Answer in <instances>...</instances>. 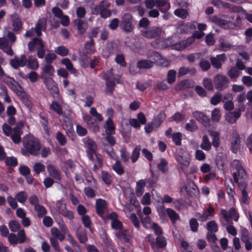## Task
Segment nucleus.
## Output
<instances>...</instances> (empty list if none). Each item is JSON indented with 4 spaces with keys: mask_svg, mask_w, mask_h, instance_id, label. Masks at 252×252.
I'll return each mask as SVG.
<instances>
[{
    "mask_svg": "<svg viewBox=\"0 0 252 252\" xmlns=\"http://www.w3.org/2000/svg\"><path fill=\"white\" fill-rule=\"evenodd\" d=\"M233 173H236L237 174V177L240 180H246L248 179V175L245 169L242 167L241 168L238 169V170H236V172H234Z\"/></svg>",
    "mask_w": 252,
    "mask_h": 252,
    "instance_id": "49",
    "label": "nucleus"
},
{
    "mask_svg": "<svg viewBox=\"0 0 252 252\" xmlns=\"http://www.w3.org/2000/svg\"><path fill=\"white\" fill-rule=\"evenodd\" d=\"M241 25V18L240 16H238L234 23H231L227 27L228 29H233L236 27H239Z\"/></svg>",
    "mask_w": 252,
    "mask_h": 252,
    "instance_id": "56",
    "label": "nucleus"
},
{
    "mask_svg": "<svg viewBox=\"0 0 252 252\" xmlns=\"http://www.w3.org/2000/svg\"><path fill=\"white\" fill-rule=\"evenodd\" d=\"M41 78L43 79V82L46 85L47 89L50 91L53 96H55V94H58L59 90L53 79L50 77L45 76L43 75H41Z\"/></svg>",
    "mask_w": 252,
    "mask_h": 252,
    "instance_id": "7",
    "label": "nucleus"
},
{
    "mask_svg": "<svg viewBox=\"0 0 252 252\" xmlns=\"http://www.w3.org/2000/svg\"><path fill=\"white\" fill-rule=\"evenodd\" d=\"M210 20L212 22L220 27H225L230 24L229 21L221 19L216 15L212 16L210 18Z\"/></svg>",
    "mask_w": 252,
    "mask_h": 252,
    "instance_id": "24",
    "label": "nucleus"
},
{
    "mask_svg": "<svg viewBox=\"0 0 252 252\" xmlns=\"http://www.w3.org/2000/svg\"><path fill=\"white\" fill-rule=\"evenodd\" d=\"M24 127V123L23 121L19 122L15 127L12 129L11 139L16 144L20 143L21 141V135L23 133L22 129Z\"/></svg>",
    "mask_w": 252,
    "mask_h": 252,
    "instance_id": "6",
    "label": "nucleus"
},
{
    "mask_svg": "<svg viewBox=\"0 0 252 252\" xmlns=\"http://www.w3.org/2000/svg\"><path fill=\"white\" fill-rule=\"evenodd\" d=\"M233 177L234 178V182L238 184V188L242 191L246 190L247 183L246 180H243L239 181V178L237 177L236 173H233Z\"/></svg>",
    "mask_w": 252,
    "mask_h": 252,
    "instance_id": "36",
    "label": "nucleus"
},
{
    "mask_svg": "<svg viewBox=\"0 0 252 252\" xmlns=\"http://www.w3.org/2000/svg\"><path fill=\"white\" fill-rule=\"evenodd\" d=\"M27 62V66L29 68L33 70H36L38 68V63L35 58L31 56L28 59Z\"/></svg>",
    "mask_w": 252,
    "mask_h": 252,
    "instance_id": "31",
    "label": "nucleus"
},
{
    "mask_svg": "<svg viewBox=\"0 0 252 252\" xmlns=\"http://www.w3.org/2000/svg\"><path fill=\"white\" fill-rule=\"evenodd\" d=\"M83 141L85 146L88 148L87 151H91V152H95L96 149V145L95 142L91 139L90 137H87L83 139Z\"/></svg>",
    "mask_w": 252,
    "mask_h": 252,
    "instance_id": "23",
    "label": "nucleus"
},
{
    "mask_svg": "<svg viewBox=\"0 0 252 252\" xmlns=\"http://www.w3.org/2000/svg\"><path fill=\"white\" fill-rule=\"evenodd\" d=\"M185 128L189 131H194L197 129V126L195 122L193 120H191L189 123L185 125Z\"/></svg>",
    "mask_w": 252,
    "mask_h": 252,
    "instance_id": "52",
    "label": "nucleus"
},
{
    "mask_svg": "<svg viewBox=\"0 0 252 252\" xmlns=\"http://www.w3.org/2000/svg\"><path fill=\"white\" fill-rule=\"evenodd\" d=\"M62 63L65 66L71 73L75 74L77 72V70L73 67L69 59L67 58L64 59L62 61Z\"/></svg>",
    "mask_w": 252,
    "mask_h": 252,
    "instance_id": "33",
    "label": "nucleus"
},
{
    "mask_svg": "<svg viewBox=\"0 0 252 252\" xmlns=\"http://www.w3.org/2000/svg\"><path fill=\"white\" fill-rule=\"evenodd\" d=\"M33 168L36 174H39L41 172L44 171L45 169V166L41 163H35Z\"/></svg>",
    "mask_w": 252,
    "mask_h": 252,
    "instance_id": "62",
    "label": "nucleus"
},
{
    "mask_svg": "<svg viewBox=\"0 0 252 252\" xmlns=\"http://www.w3.org/2000/svg\"><path fill=\"white\" fill-rule=\"evenodd\" d=\"M193 117L204 126L208 127L210 125L209 118L203 112L195 111L192 112Z\"/></svg>",
    "mask_w": 252,
    "mask_h": 252,
    "instance_id": "10",
    "label": "nucleus"
},
{
    "mask_svg": "<svg viewBox=\"0 0 252 252\" xmlns=\"http://www.w3.org/2000/svg\"><path fill=\"white\" fill-rule=\"evenodd\" d=\"M34 210L37 212V215L39 218H42L47 214L46 209L43 206L41 205L35 206Z\"/></svg>",
    "mask_w": 252,
    "mask_h": 252,
    "instance_id": "41",
    "label": "nucleus"
},
{
    "mask_svg": "<svg viewBox=\"0 0 252 252\" xmlns=\"http://www.w3.org/2000/svg\"><path fill=\"white\" fill-rule=\"evenodd\" d=\"M96 211L97 214L102 218L104 219V214L107 210V203L102 199H97L95 202Z\"/></svg>",
    "mask_w": 252,
    "mask_h": 252,
    "instance_id": "11",
    "label": "nucleus"
},
{
    "mask_svg": "<svg viewBox=\"0 0 252 252\" xmlns=\"http://www.w3.org/2000/svg\"><path fill=\"white\" fill-rule=\"evenodd\" d=\"M55 51L58 55L62 56H66L68 54V50L63 46L58 47Z\"/></svg>",
    "mask_w": 252,
    "mask_h": 252,
    "instance_id": "64",
    "label": "nucleus"
},
{
    "mask_svg": "<svg viewBox=\"0 0 252 252\" xmlns=\"http://www.w3.org/2000/svg\"><path fill=\"white\" fill-rule=\"evenodd\" d=\"M5 163L7 165L11 166H15L18 164L17 158L14 157L6 158Z\"/></svg>",
    "mask_w": 252,
    "mask_h": 252,
    "instance_id": "63",
    "label": "nucleus"
},
{
    "mask_svg": "<svg viewBox=\"0 0 252 252\" xmlns=\"http://www.w3.org/2000/svg\"><path fill=\"white\" fill-rule=\"evenodd\" d=\"M119 25H120L119 20L117 18H114L110 21L108 27L112 30H116Z\"/></svg>",
    "mask_w": 252,
    "mask_h": 252,
    "instance_id": "61",
    "label": "nucleus"
},
{
    "mask_svg": "<svg viewBox=\"0 0 252 252\" xmlns=\"http://www.w3.org/2000/svg\"><path fill=\"white\" fill-rule=\"evenodd\" d=\"M176 71L174 70H170L167 74V82L170 84L173 83L175 81Z\"/></svg>",
    "mask_w": 252,
    "mask_h": 252,
    "instance_id": "59",
    "label": "nucleus"
},
{
    "mask_svg": "<svg viewBox=\"0 0 252 252\" xmlns=\"http://www.w3.org/2000/svg\"><path fill=\"white\" fill-rule=\"evenodd\" d=\"M114 53V47L112 43H107L105 49L103 51V56L105 58L109 57Z\"/></svg>",
    "mask_w": 252,
    "mask_h": 252,
    "instance_id": "29",
    "label": "nucleus"
},
{
    "mask_svg": "<svg viewBox=\"0 0 252 252\" xmlns=\"http://www.w3.org/2000/svg\"><path fill=\"white\" fill-rule=\"evenodd\" d=\"M145 186V182L143 180H141L137 182L135 192L138 197L141 196L143 194Z\"/></svg>",
    "mask_w": 252,
    "mask_h": 252,
    "instance_id": "32",
    "label": "nucleus"
},
{
    "mask_svg": "<svg viewBox=\"0 0 252 252\" xmlns=\"http://www.w3.org/2000/svg\"><path fill=\"white\" fill-rule=\"evenodd\" d=\"M187 191L190 195H195V194L198 192V190L197 189V187L193 182H191L189 184V186H187L186 188Z\"/></svg>",
    "mask_w": 252,
    "mask_h": 252,
    "instance_id": "40",
    "label": "nucleus"
},
{
    "mask_svg": "<svg viewBox=\"0 0 252 252\" xmlns=\"http://www.w3.org/2000/svg\"><path fill=\"white\" fill-rule=\"evenodd\" d=\"M220 116L221 115L220 110L218 108H215L212 112V120L214 122H218L220 119Z\"/></svg>",
    "mask_w": 252,
    "mask_h": 252,
    "instance_id": "53",
    "label": "nucleus"
},
{
    "mask_svg": "<svg viewBox=\"0 0 252 252\" xmlns=\"http://www.w3.org/2000/svg\"><path fill=\"white\" fill-rule=\"evenodd\" d=\"M56 138L61 146H64L66 143V138L60 131H58L56 134Z\"/></svg>",
    "mask_w": 252,
    "mask_h": 252,
    "instance_id": "54",
    "label": "nucleus"
},
{
    "mask_svg": "<svg viewBox=\"0 0 252 252\" xmlns=\"http://www.w3.org/2000/svg\"><path fill=\"white\" fill-rule=\"evenodd\" d=\"M222 101V94L220 93H216L211 99V103L214 105H216L219 102ZM223 101V100H222Z\"/></svg>",
    "mask_w": 252,
    "mask_h": 252,
    "instance_id": "48",
    "label": "nucleus"
},
{
    "mask_svg": "<svg viewBox=\"0 0 252 252\" xmlns=\"http://www.w3.org/2000/svg\"><path fill=\"white\" fill-rule=\"evenodd\" d=\"M76 235L79 242L82 244H85L88 240L86 231L81 226H79L77 228Z\"/></svg>",
    "mask_w": 252,
    "mask_h": 252,
    "instance_id": "18",
    "label": "nucleus"
},
{
    "mask_svg": "<svg viewBox=\"0 0 252 252\" xmlns=\"http://www.w3.org/2000/svg\"><path fill=\"white\" fill-rule=\"evenodd\" d=\"M157 5L162 12H166L170 8L168 0H156Z\"/></svg>",
    "mask_w": 252,
    "mask_h": 252,
    "instance_id": "22",
    "label": "nucleus"
},
{
    "mask_svg": "<svg viewBox=\"0 0 252 252\" xmlns=\"http://www.w3.org/2000/svg\"><path fill=\"white\" fill-rule=\"evenodd\" d=\"M154 62L147 60H142L139 61L137 63V66L140 69H148L152 67L154 65Z\"/></svg>",
    "mask_w": 252,
    "mask_h": 252,
    "instance_id": "25",
    "label": "nucleus"
},
{
    "mask_svg": "<svg viewBox=\"0 0 252 252\" xmlns=\"http://www.w3.org/2000/svg\"><path fill=\"white\" fill-rule=\"evenodd\" d=\"M28 49L30 52H33L37 50V56L39 58H44L45 54L44 44L40 38H33L31 41L28 43Z\"/></svg>",
    "mask_w": 252,
    "mask_h": 252,
    "instance_id": "2",
    "label": "nucleus"
},
{
    "mask_svg": "<svg viewBox=\"0 0 252 252\" xmlns=\"http://www.w3.org/2000/svg\"><path fill=\"white\" fill-rule=\"evenodd\" d=\"M246 98V95H245V94L244 93H240L237 97V100L238 102L240 103L239 105V108L240 110L241 109L242 110H244L245 109V106L244 104H243V102L245 100Z\"/></svg>",
    "mask_w": 252,
    "mask_h": 252,
    "instance_id": "47",
    "label": "nucleus"
},
{
    "mask_svg": "<svg viewBox=\"0 0 252 252\" xmlns=\"http://www.w3.org/2000/svg\"><path fill=\"white\" fill-rule=\"evenodd\" d=\"M11 20L12 22L13 31L19 32L22 27V23L17 13H14L11 15Z\"/></svg>",
    "mask_w": 252,
    "mask_h": 252,
    "instance_id": "17",
    "label": "nucleus"
},
{
    "mask_svg": "<svg viewBox=\"0 0 252 252\" xmlns=\"http://www.w3.org/2000/svg\"><path fill=\"white\" fill-rule=\"evenodd\" d=\"M177 160L184 166H188L189 164V156L187 152H184L177 157Z\"/></svg>",
    "mask_w": 252,
    "mask_h": 252,
    "instance_id": "20",
    "label": "nucleus"
},
{
    "mask_svg": "<svg viewBox=\"0 0 252 252\" xmlns=\"http://www.w3.org/2000/svg\"><path fill=\"white\" fill-rule=\"evenodd\" d=\"M156 243L158 248H163L166 245V241L163 236H158L156 238Z\"/></svg>",
    "mask_w": 252,
    "mask_h": 252,
    "instance_id": "58",
    "label": "nucleus"
},
{
    "mask_svg": "<svg viewBox=\"0 0 252 252\" xmlns=\"http://www.w3.org/2000/svg\"><path fill=\"white\" fill-rule=\"evenodd\" d=\"M208 232H216L218 231V227L216 222L214 220H211L207 224Z\"/></svg>",
    "mask_w": 252,
    "mask_h": 252,
    "instance_id": "50",
    "label": "nucleus"
},
{
    "mask_svg": "<svg viewBox=\"0 0 252 252\" xmlns=\"http://www.w3.org/2000/svg\"><path fill=\"white\" fill-rule=\"evenodd\" d=\"M140 146H137L133 151L131 156V160L133 162H136V161L138 159L140 155Z\"/></svg>",
    "mask_w": 252,
    "mask_h": 252,
    "instance_id": "57",
    "label": "nucleus"
},
{
    "mask_svg": "<svg viewBox=\"0 0 252 252\" xmlns=\"http://www.w3.org/2000/svg\"><path fill=\"white\" fill-rule=\"evenodd\" d=\"M241 139L240 135L236 131H233L230 138L231 150L232 153H237L240 148Z\"/></svg>",
    "mask_w": 252,
    "mask_h": 252,
    "instance_id": "9",
    "label": "nucleus"
},
{
    "mask_svg": "<svg viewBox=\"0 0 252 252\" xmlns=\"http://www.w3.org/2000/svg\"><path fill=\"white\" fill-rule=\"evenodd\" d=\"M116 235L118 237L124 240L126 242H128L129 241L130 237L128 235L126 234V230H120Z\"/></svg>",
    "mask_w": 252,
    "mask_h": 252,
    "instance_id": "51",
    "label": "nucleus"
},
{
    "mask_svg": "<svg viewBox=\"0 0 252 252\" xmlns=\"http://www.w3.org/2000/svg\"><path fill=\"white\" fill-rule=\"evenodd\" d=\"M194 38L193 36L189 37L186 40H183L179 43L175 45L176 49L178 50H182L186 47L191 44L194 41Z\"/></svg>",
    "mask_w": 252,
    "mask_h": 252,
    "instance_id": "26",
    "label": "nucleus"
},
{
    "mask_svg": "<svg viewBox=\"0 0 252 252\" xmlns=\"http://www.w3.org/2000/svg\"><path fill=\"white\" fill-rule=\"evenodd\" d=\"M54 72L55 70L53 66L49 64H45L43 67L41 75H43L45 76H47L46 75L52 76L54 75Z\"/></svg>",
    "mask_w": 252,
    "mask_h": 252,
    "instance_id": "28",
    "label": "nucleus"
},
{
    "mask_svg": "<svg viewBox=\"0 0 252 252\" xmlns=\"http://www.w3.org/2000/svg\"><path fill=\"white\" fill-rule=\"evenodd\" d=\"M174 13L176 16L183 19H186L189 15L188 10L182 7L176 9Z\"/></svg>",
    "mask_w": 252,
    "mask_h": 252,
    "instance_id": "30",
    "label": "nucleus"
},
{
    "mask_svg": "<svg viewBox=\"0 0 252 252\" xmlns=\"http://www.w3.org/2000/svg\"><path fill=\"white\" fill-rule=\"evenodd\" d=\"M158 167L163 173H166L168 172L167 162L164 158L160 159V163L158 165Z\"/></svg>",
    "mask_w": 252,
    "mask_h": 252,
    "instance_id": "42",
    "label": "nucleus"
},
{
    "mask_svg": "<svg viewBox=\"0 0 252 252\" xmlns=\"http://www.w3.org/2000/svg\"><path fill=\"white\" fill-rule=\"evenodd\" d=\"M161 28L158 27H151L141 31L142 35L147 38H155L159 36L162 32Z\"/></svg>",
    "mask_w": 252,
    "mask_h": 252,
    "instance_id": "5",
    "label": "nucleus"
},
{
    "mask_svg": "<svg viewBox=\"0 0 252 252\" xmlns=\"http://www.w3.org/2000/svg\"><path fill=\"white\" fill-rule=\"evenodd\" d=\"M73 23L77 27L79 34L81 35L85 32L88 26V23L86 21L80 19H77L74 20Z\"/></svg>",
    "mask_w": 252,
    "mask_h": 252,
    "instance_id": "16",
    "label": "nucleus"
},
{
    "mask_svg": "<svg viewBox=\"0 0 252 252\" xmlns=\"http://www.w3.org/2000/svg\"><path fill=\"white\" fill-rule=\"evenodd\" d=\"M8 226L12 232H16L20 229V224L16 220H12L9 221Z\"/></svg>",
    "mask_w": 252,
    "mask_h": 252,
    "instance_id": "43",
    "label": "nucleus"
},
{
    "mask_svg": "<svg viewBox=\"0 0 252 252\" xmlns=\"http://www.w3.org/2000/svg\"><path fill=\"white\" fill-rule=\"evenodd\" d=\"M226 60V57L224 54L218 55L216 57H211L210 61L213 66L219 69L221 67V63Z\"/></svg>",
    "mask_w": 252,
    "mask_h": 252,
    "instance_id": "13",
    "label": "nucleus"
},
{
    "mask_svg": "<svg viewBox=\"0 0 252 252\" xmlns=\"http://www.w3.org/2000/svg\"><path fill=\"white\" fill-rule=\"evenodd\" d=\"M24 148L21 149L22 154L25 156L29 154L36 156L39 154L41 145L39 141L33 137H25L23 139Z\"/></svg>",
    "mask_w": 252,
    "mask_h": 252,
    "instance_id": "1",
    "label": "nucleus"
},
{
    "mask_svg": "<svg viewBox=\"0 0 252 252\" xmlns=\"http://www.w3.org/2000/svg\"><path fill=\"white\" fill-rule=\"evenodd\" d=\"M201 149L209 151L211 148V143L210 142L209 139L207 135H204L202 138V142L200 145Z\"/></svg>",
    "mask_w": 252,
    "mask_h": 252,
    "instance_id": "35",
    "label": "nucleus"
},
{
    "mask_svg": "<svg viewBox=\"0 0 252 252\" xmlns=\"http://www.w3.org/2000/svg\"><path fill=\"white\" fill-rule=\"evenodd\" d=\"M28 60L25 55H22L20 57H15L11 60L10 65L15 69H17L19 66H24L27 63Z\"/></svg>",
    "mask_w": 252,
    "mask_h": 252,
    "instance_id": "12",
    "label": "nucleus"
},
{
    "mask_svg": "<svg viewBox=\"0 0 252 252\" xmlns=\"http://www.w3.org/2000/svg\"><path fill=\"white\" fill-rule=\"evenodd\" d=\"M50 108L55 111L58 114L62 115L63 113L62 108L58 102H53L50 105Z\"/></svg>",
    "mask_w": 252,
    "mask_h": 252,
    "instance_id": "46",
    "label": "nucleus"
},
{
    "mask_svg": "<svg viewBox=\"0 0 252 252\" xmlns=\"http://www.w3.org/2000/svg\"><path fill=\"white\" fill-rule=\"evenodd\" d=\"M195 216L200 221H205L207 220L210 219L211 217V215H208L206 211H203L202 214H201L200 213L196 212L195 214Z\"/></svg>",
    "mask_w": 252,
    "mask_h": 252,
    "instance_id": "44",
    "label": "nucleus"
},
{
    "mask_svg": "<svg viewBox=\"0 0 252 252\" xmlns=\"http://www.w3.org/2000/svg\"><path fill=\"white\" fill-rule=\"evenodd\" d=\"M166 212L170 219L173 222H175L177 220L179 219V216L174 210L168 208L166 210Z\"/></svg>",
    "mask_w": 252,
    "mask_h": 252,
    "instance_id": "37",
    "label": "nucleus"
},
{
    "mask_svg": "<svg viewBox=\"0 0 252 252\" xmlns=\"http://www.w3.org/2000/svg\"><path fill=\"white\" fill-rule=\"evenodd\" d=\"M113 170L119 175H121L124 173L123 167L121 165V162L117 160L115 163L113 165Z\"/></svg>",
    "mask_w": 252,
    "mask_h": 252,
    "instance_id": "45",
    "label": "nucleus"
},
{
    "mask_svg": "<svg viewBox=\"0 0 252 252\" xmlns=\"http://www.w3.org/2000/svg\"><path fill=\"white\" fill-rule=\"evenodd\" d=\"M203 85L204 87L209 91H213L214 90L213 85L211 79L205 78L203 80Z\"/></svg>",
    "mask_w": 252,
    "mask_h": 252,
    "instance_id": "60",
    "label": "nucleus"
},
{
    "mask_svg": "<svg viewBox=\"0 0 252 252\" xmlns=\"http://www.w3.org/2000/svg\"><path fill=\"white\" fill-rule=\"evenodd\" d=\"M133 19L131 14L125 13L121 18V28L126 33H130L133 30Z\"/></svg>",
    "mask_w": 252,
    "mask_h": 252,
    "instance_id": "3",
    "label": "nucleus"
},
{
    "mask_svg": "<svg viewBox=\"0 0 252 252\" xmlns=\"http://www.w3.org/2000/svg\"><path fill=\"white\" fill-rule=\"evenodd\" d=\"M106 134H114L115 133V126L112 120L109 118L106 121L104 126Z\"/></svg>",
    "mask_w": 252,
    "mask_h": 252,
    "instance_id": "27",
    "label": "nucleus"
},
{
    "mask_svg": "<svg viewBox=\"0 0 252 252\" xmlns=\"http://www.w3.org/2000/svg\"><path fill=\"white\" fill-rule=\"evenodd\" d=\"M240 72L236 67H232L228 71L227 75L231 79L236 80L240 75Z\"/></svg>",
    "mask_w": 252,
    "mask_h": 252,
    "instance_id": "34",
    "label": "nucleus"
},
{
    "mask_svg": "<svg viewBox=\"0 0 252 252\" xmlns=\"http://www.w3.org/2000/svg\"><path fill=\"white\" fill-rule=\"evenodd\" d=\"M196 73V69L195 67H186L184 66L181 67L178 71V76H182L187 74L190 75H194Z\"/></svg>",
    "mask_w": 252,
    "mask_h": 252,
    "instance_id": "21",
    "label": "nucleus"
},
{
    "mask_svg": "<svg viewBox=\"0 0 252 252\" xmlns=\"http://www.w3.org/2000/svg\"><path fill=\"white\" fill-rule=\"evenodd\" d=\"M213 83L215 88L219 91H222L229 86V80L225 76L218 74L214 77Z\"/></svg>",
    "mask_w": 252,
    "mask_h": 252,
    "instance_id": "4",
    "label": "nucleus"
},
{
    "mask_svg": "<svg viewBox=\"0 0 252 252\" xmlns=\"http://www.w3.org/2000/svg\"><path fill=\"white\" fill-rule=\"evenodd\" d=\"M211 135L213 137L212 140L213 146L217 148L220 146V137L219 133L216 131H211Z\"/></svg>",
    "mask_w": 252,
    "mask_h": 252,
    "instance_id": "39",
    "label": "nucleus"
},
{
    "mask_svg": "<svg viewBox=\"0 0 252 252\" xmlns=\"http://www.w3.org/2000/svg\"><path fill=\"white\" fill-rule=\"evenodd\" d=\"M192 87V83L191 81H189V80H183L181 81L179 85V89L181 90H185Z\"/></svg>",
    "mask_w": 252,
    "mask_h": 252,
    "instance_id": "55",
    "label": "nucleus"
},
{
    "mask_svg": "<svg viewBox=\"0 0 252 252\" xmlns=\"http://www.w3.org/2000/svg\"><path fill=\"white\" fill-rule=\"evenodd\" d=\"M112 69H110L107 73L104 75L103 78L106 82V92L112 94L115 86V82L112 74Z\"/></svg>",
    "mask_w": 252,
    "mask_h": 252,
    "instance_id": "8",
    "label": "nucleus"
},
{
    "mask_svg": "<svg viewBox=\"0 0 252 252\" xmlns=\"http://www.w3.org/2000/svg\"><path fill=\"white\" fill-rule=\"evenodd\" d=\"M195 29L194 23L189 22L186 24L181 25L178 29L180 33H191Z\"/></svg>",
    "mask_w": 252,
    "mask_h": 252,
    "instance_id": "19",
    "label": "nucleus"
},
{
    "mask_svg": "<svg viewBox=\"0 0 252 252\" xmlns=\"http://www.w3.org/2000/svg\"><path fill=\"white\" fill-rule=\"evenodd\" d=\"M15 199L20 203H24L28 198V195L24 191H21L15 195Z\"/></svg>",
    "mask_w": 252,
    "mask_h": 252,
    "instance_id": "38",
    "label": "nucleus"
},
{
    "mask_svg": "<svg viewBox=\"0 0 252 252\" xmlns=\"http://www.w3.org/2000/svg\"><path fill=\"white\" fill-rule=\"evenodd\" d=\"M47 171L49 175L54 179L60 181L62 179L61 172L57 169L53 164H49L47 166Z\"/></svg>",
    "mask_w": 252,
    "mask_h": 252,
    "instance_id": "15",
    "label": "nucleus"
},
{
    "mask_svg": "<svg viewBox=\"0 0 252 252\" xmlns=\"http://www.w3.org/2000/svg\"><path fill=\"white\" fill-rule=\"evenodd\" d=\"M241 116V110L237 109L234 111L229 112L225 115V120L230 124L235 123Z\"/></svg>",
    "mask_w": 252,
    "mask_h": 252,
    "instance_id": "14",
    "label": "nucleus"
}]
</instances>
